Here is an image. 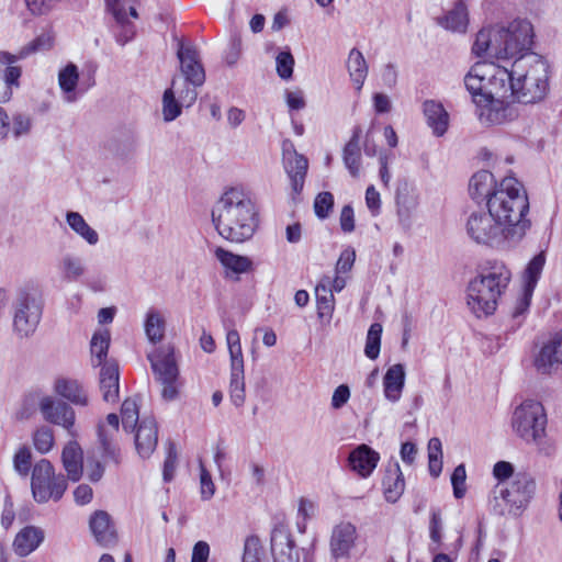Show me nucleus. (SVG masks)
Segmentation results:
<instances>
[{"instance_id":"1","label":"nucleus","mask_w":562,"mask_h":562,"mask_svg":"<svg viewBox=\"0 0 562 562\" xmlns=\"http://www.w3.org/2000/svg\"><path fill=\"white\" fill-rule=\"evenodd\" d=\"M212 223L224 239L244 243L254 236L258 227V210L247 192L231 188L214 204Z\"/></svg>"},{"instance_id":"2","label":"nucleus","mask_w":562,"mask_h":562,"mask_svg":"<svg viewBox=\"0 0 562 562\" xmlns=\"http://www.w3.org/2000/svg\"><path fill=\"white\" fill-rule=\"evenodd\" d=\"M533 30L527 20H514L507 25L496 24L479 31L472 50L479 57L514 60L532 53Z\"/></svg>"},{"instance_id":"3","label":"nucleus","mask_w":562,"mask_h":562,"mask_svg":"<svg viewBox=\"0 0 562 562\" xmlns=\"http://www.w3.org/2000/svg\"><path fill=\"white\" fill-rule=\"evenodd\" d=\"M487 211L509 229L513 243L519 241L530 227L525 216L529 211V201L522 184L514 177L503 178L487 199Z\"/></svg>"},{"instance_id":"4","label":"nucleus","mask_w":562,"mask_h":562,"mask_svg":"<svg viewBox=\"0 0 562 562\" xmlns=\"http://www.w3.org/2000/svg\"><path fill=\"white\" fill-rule=\"evenodd\" d=\"M512 280V272L502 261L488 262L481 272L469 282L467 303L477 317H487L496 311L502 294Z\"/></svg>"},{"instance_id":"5","label":"nucleus","mask_w":562,"mask_h":562,"mask_svg":"<svg viewBox=\"0 0 562 562\" xmlns=\"http://www.w3.org/2000/svg\"><path fill=\"white\" fill-rule=\"evenodd\" d=\"M515 99L532 104L542 101L549 92V64L536 53L521 54L512 63Z\"/></svg>"},{"instance_id":"6","label":"nucleus","mask_w":562,"mask_h":562,"mask_svg":"<svg viewBox=\"0 0 562 562\" xmlns=\"http://www.w3.org/2000/svg\"><path fill=\"white\" fill-rule=\"evenodd\" d=\"M536 481L526 472H518L508 483H497L488 498L490 510L497 516H518L536 493Z\"/></svg>"},{"instance_id":"7","label":"nucleus","mask_w":562,"mask_h":562,"mask_svg":"<svg viewBox=\"0 0 562 562\" xmlns=\"http://www.w3.org/2000/svg\"><path fill=\"white\" fill-rule=\"evenodd\" d=\"M13 331L19 338H29L37 329L43 314V302L31 288H21L13 301Z\"/></svg>"},{"instance_id":"8","label":"nucleus","mask_w":562,"mask_h":562,"mask_svg":"<svg viewBox=\"0 0 562 562\" xmlns=\"http://www.w3.org/2000/svg\"><path fill=\"white\" fill-rule=\"evenodd\" d=\"M155 380L161 386V397L171 402L178 398L181 382L173 347L160 346L147 356Z\"/></svg>"},{"instance_id":"9","label":"nucleus","mask_w":562,"mask_h":562,"mask_svg":"<svg viewBox=\"0 0 562 562\" xmlns=\"http://www.w3.org/2000/svg\"><path fill=\"white\" fill-rule=\"evenodd\" d=\"M512 425L516 435L522 440L540 447L547 426V415L543 406L537 401H525L516 407Z\"/></svg>"},{"instance_id":"10","label":"nucleus","mask_w":562,"mask_h":562,"mask_svg":"<svg viewBox=\"0 0 562 562\" xmlns=\"http://www.w3.org/2000/svg\"><path fill=\"white\" fill-rule=\"evenodd\" d=\"M68 487L64 474L55 473V468L47 459L37 461L32 470L31 490L36 503L44 504L49 499L59 501Z\"/></svg>"},{"instance_id":"11","label":"nucleus","mask_w":562,"mask_h":562,"mask_svg":"<svg viewBox=\"0 0 562 562\" xmlns=\"http://www.w3.org/2000/svg\"><path fill=\"white\" fill-rule=\"evenodd\" d=\"M465 232L469 238L477 245L501 247L505 241H512L509 229L496 221L488 211L472 212L467 218Z\"/></svg>"},{"instance_id":"12","label":"nucleus","mask_w":562,"mask_h":562,"mask_svg":"<svg viewBox=\"0 0 562 562\" xmlns=\"http://www.w3.org/2000/svg\"><path fill=\"white\" fill-rule=\"evenodd\" d=\"M546 260V252L540 251L539 254L533 256L527 263L521 274L522 295L518 300L517 305L513 312V317L515 319L522 316L529 308L535 289L538 284V281L541 278Z\"/></svg>"},{"instance_id":"13","label":"nucleus","mask_w":562,"mask_h":562,"mask_svg":"<svg viewBox=\"0 0 562 562\" xmlns=\"http://www.w3.org/2000/svg\"><path fill=\"white\" fill-rule=\"evenodd\" d=\"M38 407L47 423L61 426L71 437L77 435L75 430L76 414L66 402L52 396H43L38 402Z\"/></svg>"},{"instance_id":"14","label":"nucleus","mask_w":562,"mask_h":562,"mask_svg":"<svg viewBox=\"0 0 562 562\" xmlns=\"http://www.w3.org/2000/svg\"><path fill=\"white\" fill-rule=\"evenodd\" d=\"M477 106V116L482 124L499 125L518 116L517 106L504 99H488Z\"/></svg>"},{"instance_id":"15","label":"nucleus","mask_w":562,"mask_h":562,"mask_svg":"<svg viewBox=\"0 0 562 562\" xmlns=\"http://www.w3.org/2000/svg\"><path fill=\"white\" fill-rule=\"evenodd\" d=\"M177 56L180 60V68L186 82L193 87L203 86L205 81V71L195 47L180 44Z\"/></svg>"},{"instance_id":"16","label":"nucleus","mask_w":562,"mask_h":562,"mask_svg":"<svg viewBox=\"0 0 562 562\" xmlns=\"http://www.w3.org/2000/svg\"><path fill=\"white\" fill-rule=\"evenodd\" d=\"M562 364V333L554 334L536 355L533 366L541 374H549Z\"/></svg>"},{"instance_id":"17","label":"nucleus","mask_w":562,"mask_h":562,"mask_svg":"<svg viewBox=\"0 0 562 562\" xmlns=\"http://www.w3.org/2000/svg\"><path fill=\"white\" fill-rule=\"evenodd\" d=\"M512 67L493 65V70L488 75L486 81V100L505 99L507 97L515 98L514 80H512Z\"/></svg>"},{"instance_id":"18","label":"nucleus","mask_w":562,"mask_h":562,"mask_svg":"<svg viewBox=\"0 0 562 562\" xmlns=\"http://www.w3.org/2000/svg\"><path fill=\"white\" fill-rule=\"evenodd\" d=\"M357 539L356 527L348 521H342L333 528L330 536V552L334 559L348 558Z\"/></svg>"},{"instance_id":"19","label":"nucleus","mask_w":562,"mask_h":562,"mask_svg":"<svg viewBox=\"0 0 562 562\" xmlns=\"http://www.w3.org/2000/svg\"><path fill=\"white\" fill-rule=\"evenodd\" d=\"M491 70H493V64L476 63L464 77V86L476 105L486 101L485 88Z\"/></svg>"},{"instance_id":"20","label":"nucleus","mask_w":562,"mask_h":562,"mask_svg":"<svg viewBox=\"0 0 562 562\" xmlns=\"http://www.w3.org/2000/svg\"><path fill=\"white\" fill-rule=\"evenodd\" d=\"M271 553L273 562H300L295 542L282 527L274 528L271 532Z\"/></svg>"},{"instance_id":"21","label":"nucleus","mask_w":562,"mask_h":562,"mask_svg":"<svg viewBox=\"0 0 562 562\" xmlns=\"http://www.w3.org/2000/svg\"><path fill=\"white\" fill-rule=\"evenodd\" d=\"M158 442V428L153 417H143L137 425L135 446L142 458H148L156 449Z\"/></svg>"},{"instance_id":"22","label":"nucleus","mask_w":562,"mask_h":562,"mask_svg":"<svg viewBox=\"0 0 562 562\" xmlns=\"http://www.w3.org/2000/svg\"><path fill=\"white\" fill-rule=\"evenodd\" d=\"M99 383L103 401L116 403L120 397V369L116 361L104 362L100 369Z\"/></svg>"},{"instance_id":"23","label":"nucleus","mask_w":562,"mask_h":562,"mask_svg":"<svg viewBox=\"0 0 562 562\" xmlns=\"http://www.w3.org/2000/svg\"><path fill=\"white\" fill-rule=\"evenodd\" d=\"M90 530L95 541L102 547H110L116 542V532L111 516L104 510L94 512L89 519Z\"/></svg>"},{"instance_id":"24","label":"nucleus","mask_w":562,"mask_h":562,"mask_svg":"<svg viewBox=\"0 0 562 562\" xmlns=\"http://www.w3.org/2000/svg\"><path fill=\"white\" fill-rule=\"evenodd\" d=\"M379 460V453L367 445L358 446L348 457V463L351 470L362 477L371 475Z\"/></svg>"},{"instance_id":"25","label":"nucleus","mask_w":562,"mask_h":562,"mask_svg":"<svg viewBox=\"0 0 562 562\" xmlns=\"http://www.w3.org/2000/svg\"><path fill=\"white\" fill-rule=\"evenodd\" d=\"M395 202L400 224L404 228H409L412 224V213L417 205V201L407 181L398 183L395 193Z\"/></svg>"},{"instance_id":"26","label":"nucleus","mask_w":562,"mask_h":562,"mask_svg":"<svg viewBox=\"0 0 562 562\" xmlns=\"http://www.w3.org/2000/svg\"><path fill=\"white\" fill-rule=\"evenodd\" d=\"M44 538L40 527L26 526L16 533L12 547L16 555L25 558L42 544Z\"/></svg>"},{"instance_id":"27","label":"nucleus","mask_w":562,"mask_h":562,"mask_svg":"<svg viewBox=\"0 0 562 562\" xmlns=\"http://www.w3.org/2000/svg\"><path fill=\"white\" fill-rule=\"evenodd\" d=\"M61 461L67 479L72 482H78L82 476L83 471V452L81 447L76 440L69 441L63 449Z\"/></svg>"},{"instance_id":"28","label":"nucleus","mask_w":562,"mask_h":562,"mask_svg":"<svg viewBox=\"0 0 562 562\" xmlns=\"http://www.w3.org/2000/svg\"><path fill=\"white\" fill-rule=\"evenodd\" d=\"M284 168L291 179L293 191L301 193L308 168L307 159L295 150L284 153Z\"/></svg>"},{"instance_id":"29","label":"nucleus","mask_w":562,"mask_h":562,"mask_svg":"<svg viewBox=\"0 0 562 562\" xmlns=\"http://www.w3.org/2000/svg\"><path fill=\"white\" fill-rule=\"evenodd\" d=\"M499 182H496L492 172L487 170H480L475 172L469 181L470 196L480 203L485 201L494 193L495 188Z\"/></svg>"},{"instance_id":"30","label":"nucleus","mask_w":562,"mask_h":562,"mask_svg":"<svg viewBox=\"0 0 562 562\" xmlns=\"http://www.w3.org/2000/svg\"><path fill=\"white\" fill-rule=\"evenodd\" d=\"M382 486L385 499L389 503H395L403 494L405 481L400 464L396 461L387 464Z\"/></svg>"},{"instance_id":"31","label":"nucleus","mask_w":562,"mask_h":562,"mask_svg":"<svg viewBox=\"0 0 562 562\" xmlns=\"http://www.w3.org/2000/svg\"><path fill=\"white\" fill-rule=\"evenodd\" d=\"M423 112L434 135L442 136L449 125V114L443 105L435 100H426L423 104Z\"/></svg>"},{"instance_id":"32","label":"nucleus","mask_w":562,"mask_h":562,"mask_svg":"<svg viewBox=\"0 0 562 562\" xmlns=\"http://www.w3.org/2000/svg\"><path fill=\"white\" fill-rule=\"evenodd\" d=\"M405 384V369L401 363L391 366L383 378L384 396L392 403L400 401Z\"/></svg>"},{"instance_id":"33","label":"nucleus","mask_w":562,"mask_h":562,"mask_svg":"<svg viewBox=\"0 0 562 562\" xmlns=\"http://www.w3.org/2000/svg\"><path fill=\"white\" fill-rule=\"evenodd\" d=\"M436 22L445 30L464 33L469 23L465 3L462 0L457 1L454 7L447 11L442 16H438Z\"/></svg>"},{"instance_id":"34","label":"nucleus","mask_w":562,"mask_h":562,"mask_svg":"<svg viewBox=\"0 0 562 562\" xmlns=\"http://www.w3.org/2000/svg\"><path fill=\"white\" fill-rule=\"evenodd\" d=\"M360 134L361 128L355 127L352 136L342 149L344 165L353 178H358L361 170Z\"/></svg>"},{"instance_id":"35","label":"nucleus","mask_w":562,"mask_h":562,"mask_svg":"<svg viewBox=\"0 0 562 562\" xmlns=\"http://www.w3.org/2000/svg\"><path fill=\"white\" fill-rule=\"evenodd\" d=\"M53 36L50 33H42L35 40L23 46L18 55L8 52H0L1 64H14L19 59L25 58L29 55L37 52H44L52 47Z\"/></svg>"},{"instance_id":"36","label":"nucleus","mask_w":562,"mask_h":562,"mask_svg":"<svg viewBox=\"0 0 562 562\" xmlns=\"http://www.w3.org/2000/svg\"><path fill=\"white\" fill-rule=\"evenodd\" d=\"M54 390L58 395L74 405L87 406L89 404L88 394L77 380L57 379Z\"/></svg>"},{"instance_id":"37","label":"nucleus","mask_w":562,"mask_h":562,"mask_svg":"<svg viewBox=\"0 0 562 562\" xmlns=\"http://www.w3.org/2000/svg\"><path fill=\"white\" fill-rule=\"evenodd\" d=\"M58 269L63 279L67 282L80 281L88 270L85 260L71 252H67L61 257Z\"/></svg>"},{"instance_id":"38","label":"nucleus","mask_w":562,"mask_h":562,"mask_svg":"<svg viewBox=\"0 0 562 562\" xmlns=\"http://www.w3.org/2000/svg\"><path fill=\"white\" fill-rule=\"evenodd\" d=\"M347 69L356 90L358 92L361 91L368 76L369 68L362 53L357 48H352L349 52Z\"/></svg>"},{"instance_id":"39","label":"nucleus","mask_w":562,"mask_h":562,"mask_svg":"<svg viewBox=\"0 0 562 562\" xmlns=\"http://www.w3.org/2000/svg\"><path fill=\"white\" fill-rule=\"evenodd\" d=\"M329 284L330 278L326 277L315 288L317 315L319 318H330L334 312L335 297Z\"/></svg>"},{"instance_id":"40","label":"nucleus","mask_w":562,"mask_h":562,"mask_svg":"<svg viewBox=\"0 0 562 562\" xmlns=\"http://www.w3.org/2000/svg\"><path fill=\"white\" fill-rule=\"evenodd\" d=\"M79 81L78 67L69 63L66 67L59 70L58 85L64 93L66 102H75L78 99L76 88Z\"/></svg>"},{"instance_id":"41","label":"nucleus","mask_w":562,"mask_h":562,"mask_svg":"<svg viewBox=\"0 0 562 562\" xmlns=\"http://www.w3.org/2000/svg\"><path fill=\"white\" fill-rule=\"evenodd\" d=\"M214 255L227 271L236 274L249 271L252 265L248 257L233 254L222 247H217Z\"/></svg>"},{"instance_id":"42","label":"nucleus","mask_w":562,"mask_h":562,"mask_svg":"<svg viewBox=\"0 0 562 562\" xmlns=\"http://www.w3.org/2000/svg\"><path fill=\"white\" fill-rule=\"evenodd\" d=\"M66 222L89 245L94 246L99 243V234L86 222L80 213L68 211L66 213Z\"/></svg>"},{"instance_id":"43","label":"nucleus","mask_w":562,"mask_h":562,"mask_svg":"<svg viewBox=\"0 0 562 562\" xmlns=\"http://www.w3.org/2000/svg\"><path fill=\"white\" fill-rule=\"evenodd\" d=\"M229 397L236 407H240L245 403L244 363L231 364Z\"/></svg>"},{"instance_id":"44","label":"nucleus","mask_w":562,"mask_h":562,"mask_svg":"<svg viewBox=\"0 0 562 562\" xmlns=\"http://www.w3.org/2000/svg\"><path fill=\"white\" fill-rule=\"evenodd\" d=\"M98 440L103 461L117 464L120 462V448L115 443L112 432H108L103 424L98 426Z\"/></svg>"},{"instance_id":"45","label":"nucleus","mask_w":562,"mask_h":562,"mask_svg":"<svg viewBox=\"0 0 562 562\" xmlns=\"http://www.w3.org/2000/svg\"><path fill=\"white\" fill-rule=\"evenodd\" d=\"M110 346V334L108 330L97 331L91 339L92 366L102 367L106 361L108 350Z\"/></svg>"},{"instance_id":"46","label":"nucleus","mask_w":562,"mask_h":562,"mask_svg":"<svg viewBox=\"0 0 562 562\" xmlns=\"http://www.w3.org/2000/svg\"><path fill=\"white\" fill-rule=\"evenodd\" d=\"M113 18L115 21L112 26L113 36L119 45L124 46L135 37L136 26L128 20L127 14L113 15Z\"/></svg>"},{"instance_id":"47","label":"nucleus","mask_w":562,"mask_h":562,"mask_svg":"<svg viewBox=\"0 0 562 562\" xmlns=\"http://www.w3.org/2000/svg\"><path fill=\"white\" fill-rule=\"evenodd\" d=\"M121 415L124 430L134 431L139 418V408L136 397L126 398L123 402L121 406Z\"/></svg>"},{"instance_id":"48","label":"nucleus","mask_w":562,"mask_h":562,"mask_svg":"<svg viewBox=\"0 0 562 562\" xmlns=\"http://www.w3.org/2000/svg\"><path fill=\"white\" fill-rule=\"evenodd\" d=\"M177 86V81H172V87L165 90L162 95V113L164 119L167 122L176 120L181 114V103L176 100L173 88Z\"/></svg>"},{"instance_id":"49","label":"nucleus","mask_w":562,"mask_h":562,"mask_svg":"<svg viewBox=\"0 0 562 562\" xmlns=\"http://www.w3.org/2000/svg\"><path fill=\"white\" fill-rule=\"evenodd\" d=\"M381 336L382 325L379 323L371 324L367 333L364 347V355L371 360H375L380 355Z\"/></svg>"},{"instance_id":"50","label":"nucleus","mask_w":562,"mask_h":562,"mask_svg":"<svg viewBox=\"0 0 562 562\" xmlns=\"http://www.w3.org/2000/svg\"><path fill=\"white\" fill-rule=\"evenodd\" d=\"M145 331L151 342L161 340L165 331V322L156 311H149L145 322Z\"/></svg>"},{"instance_id":"51","label":"nucleus","mask_w":562,"mask_h":562,"mask_svg":"<svg viewBox=\"0 0 562 562\" xmlns=\"http://www.w3.org/2000/svg\"><path fill=\"white\" fill-rule=\"evenodd\" d=\"M33 445L40 453H47L54 446L53 430L46 426L38 428L33 435Z\"/></svg>"},{"instance_id":"52","label":"nucleus","mask_w":562,"mask_h":562,"mask_svg":"<svg viewBox=\"0 0 562 562\" xmlns=\"http://www.w3.org/2000/svg\"><path fill=\"white\" fill-rule=\"evenodd\" d=\"M178 452L172 441L167 442L166 459L164 462L162 477L165 482L172 481L177 465Z\"/></svg>"},{"instance_id":"53","label":"nucleus","mask_w":562,"mask_h":562,"mask_svg":"<svg viewBox=\"0 0 562 562\" xmlns=\"http://www.w3.org/2000/svg\"><path fill=\"white\" fill-rule=\"evenodd\" d=\"M11 133L14 138L27 135L32 128V120L27 114L16 113L12 116Z\"/></svg>"},{"instance_id":"54","label":"nucleus","mask_w":562,"mask_h":562,"mask_svg":"<svg viewBox=\"0 0 562 562\" xmlns=\"http://www.w3.org/2000/svg\"><path fill=\"white\" fill-rule=\"evenodd\" d=\"M226 341L231 357V364L244 363L240 337L238 331L235 329L228 330L226 334Z\"/></svg>"},{"instance_id":"55","label":"nucleus","mask_w":562,"mask_h":562,"mask_svg":"<svg viewBox=\"0 0 562 562\" xmlns=\"http://www.w3.org/2000/svg\"><path fill=\"white\" fill-rule=\"evenodd\" d=\"M260 540L257 536H249L244 543V553L241 562H261L260 559Z\"/></svg>"},{"instance_id":"56","label":"nucleus","mask_w":562,"mask_h":562,"mask_svg":"<svg viewBox=\"0 0 562 562\" xmlns=\"http://www.w3.org/2000/svg\"><path fill=\"white\" fill-rule=\"evenodd\" d=\"M334 206V195L330 192H321L314 201V211L317 217L326 218Z\"/></svg>"},{"instance_id":"57","label":"nucleus","mask_w":562,"mask_h":562,"mask_svg":"<svg viewBox=\"0 0 562 562\" xmlns=\"http://www.w3.org/2000/svg\"><path fill=\"white\" fill-rule=\"evenodd\" d=\"M277 72L282 79H290L293 74L294 58L292 54L286 52H280L276 58Z\"/></svg>"},{"instance_id":"58","label":"nucleus","mask_w":562,"mask_h":562,"mask_svg":"<svg viewBox=\"0 0 562 562\" xmlns=\"http://www.w3.org/2000/svg\"><path fill=\"white\" fill-rule=\"evenodd\" d=\"M31 451L27 447H21L13 457L14 470L22 476H26L31 469Z\"/></svg>"},{"instance_id":"59","label":"nucleus","mask_w":562,"mask_h":562,"mask_svg":"<svg viewBox=\"0 0 562 562\" xmlns=\"http://www.w3.org/2000/svg\"><path fill=\"white\" fill-rule=\"evenodd\" d=\"M136 0H105L106 9L109 12H111L112 15H119V14H127L126 7L128 5V14L133 19L138 18L137 10L132 4Z\"/></svg>"},{"instance_id":"60","label":"nucleus","mask_w":562,"mask_h":562,"mask_svg":"<svg viewBox=\"0 0 562 562\" xmlns=\"http://www.w3.org/2000/svg\"><path fill=\"white\" fill-rule=\"evenodd\" d=\"M465 479L467 472L463 464H459L454 468L451 475V484L453 487V495L456 498H462L465 494Z\"/></svg>"},{"instance_id":"61","label":"nucleus","mask_w":562,"mask_h":562,"mask_svg":"<svg viewBox=\"0 0 562 562\" xmlns=\"http://www.w3.org/2000/svg\"><path fill=\"white\" fill-rule=\"evenodd\" d=\"M196 88L198 87H193L190 83H187L186 81L183 82L182 89H178L176 87L173 88L175 94H178V100L181 103V105L189 108L195 102L198 98Z\"/></svg>"},{"instance_id":"62","label":"nucleus","mask_w":562,"mask_h":562,"mask_svg":"<svg viewBox=\"0 0 562 562\" xmlns=\"http://www.w3.org/2000/svg\"><path fill=\"white\" fill-rule=\"evenodd\" d=\"M241 38L239 36H233L229 42L227 52L225 53V63L232 67L237 64L241 55Z\"/></svg>"},{"instance_id":"63","label":"nucleus","mask_w":562,"mask_h":562,"mask_svg":"<svg viewBox=\"0 0 562 562\" xmlns=\"http://www.w3.org/2000/svg\"><path fill=\"white\" fill-rule=\"evenodd\" d=\"M356 260V251L352 248H347L341 251L336 263L337 273H346L351 270Z\"/></svg>"},{"instance_id":"64","label":"nucleus","mask_w":562,"mask_h":562,"mask_svg":"<svg viewBox=\"0 0 562 562\" xmlns=\"http://www.w3.org/2000/svg\"><path fill=\"white\" fill-rule=\"evenodd\" d=\"M493 475L498 480V483H507L506 481L514 477V467L510 462L498 461L494 464Z\"/></svg>"}]
</instances>
